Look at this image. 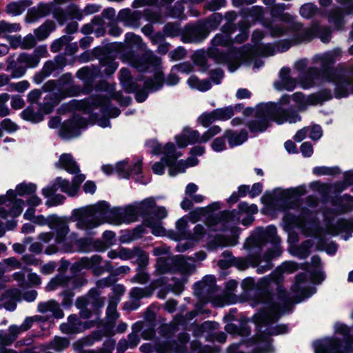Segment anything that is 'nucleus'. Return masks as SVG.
Listing matches in <instances>:
<instances>
[{"label":"nucleus","instance_id":"6ab92c4d","mask_svg":"<svg viewBox=\"0 0 353 353\" xmlns=\"http://www.w3.org/2000/svg\"><path fill=\"white\" fill-rule=\"evenodd\" d=\"M147 145L152 149V152L154 154H159L163 152L164 157L162 158L161 162L155 163L152 169L154 174L161 175L164 173V165H166L168 168V162L172 159V154H167L165 145L163 148L157 141L151 140L147 142Z\"/></svg>","mask_w":353,"mask_h":353},{"label":"nucleus","instance_id":"5701e85b","mask_svg":"<svg viewBox=\"0 0 353 353\" xmlns=\"http://www.w3.org/2000/svg\"><path fill=\"white\" fill-rule=\"evenodd\" d=\"M56 166L70 174H77L79 172V168L70 154L61 155L58 162L56 163Z\"/></svg>","mask_w":353,"mask_h":353},{"label":"nucleus","instance_id":"58836bf2","mask_svg":"<svg viewBox=\"0 0 353 353\" xmlns=\"http://www.w3.org/2000/svg\"><path fill=\"white\" fill-rule=\"evenodd\" d=\"M55 68V64L52 61H47L44 64L41 73L35 76L34 79L36 82L39 83L43 80V79L50 76Z\"/></svg>","mask_w":353,"mask_h":353},{"label":"nucleus","instance_id":"e433bc0d","mask_svg":"<svg viewBox=\"0 0 353 353\" xmlns=\"http://www.w3.org/2000/svg\"><path fill=\"white\" fill-rule=\"evenodd\" d=\"M21 117L26 121L32 122V123H38L43 120V115L38 112H35L32 107L29 106L26 108L21 112Z\"/></svg>","mask_w":353,"mask_h":353},{"label":"nucleus","instance_id":"a18cd8bd","mask_svg":"<svg viewBox=\"0 0 353 353\" xmlns=\"http://www.w3.org/2000/svg\"><path fill=\"white\" fill-rule=\"evenodd\" d=\"M137 257L136 263L140 269L145 267L148 264V255L138 248H134V257Z\"/></svg>","mask_w":353,"mask_h":353},{"label":"nucleus","instance_id":"49530a36","mask_svg":"<svg viewBox=\"0 0 353 353\" xmlns=\"http://www.w3.org/2000/svg\"><path fill=\"white\" fill-rule=\"evenodd\" d=\"M69 345V341L59 336L54 337V340L50 342V347L56 351H61L67 347Z\"/></svg>","mask_w":353,"mask_h":353},{"label":"nucleus","instance_id":"72a5a7b5","mask_svg":"<svg viewBox=\"0 0 353 353\" xmlns=\"http://www.w3.org/2000/svg\"><path fill=\"white\" fill-rule=\"evenodd\" d=\"M188 85L192 89L204 92L210 89L211 83L207 80H199L196 76H191L188 80Z\"/></svg>","mask_w":353,"mask_h":353},{"label":"nucleus","instance_id":"7c9ffc66","mask_svg":"<svg viewBox=\"0 0 353 353\" xmlns=\"http://www.w3.org/2000/svg\"><path fill=\"white\" fill-rule=\"evenodd\" d=\"M291 26L290 21H275L268 26L271 34L273 37H280L283 35Z\"/></svg>","mask_w":353,"mask_h":353},{"label":"nucleus","instance_id":"c03bdc74","mask_svg":"<svg viewBox=\"0 0 353 353\" xmlns=\"http://www.w3.org/2000/svg\"><path fill=\"white\" fill-rule=\"evenodd\" d=\"M215 121L216 119L214 110L210 112H204L197 119V122L205 128L208 127Z\"/></svg>","mask_w":353,"mask_h":353},{"label":"nucleus","instance_id":"39448f33","mask_svg":"<svg viewBox=\"0 0 353 353\" xmlns=\"http://www.w3.org/2000/svg\"><path fill=\"white\" fill-rule=\"evenodd\" d=\"M194 259L185 258L184 256H176L172 259L159 257L157 259L156 272L161 274L169 272H178L181 275V281L175 285L172 290L179 294L183 290V284L186 278L195 270Z\"/></svg>","mask_w":353,"mask_h":353},{"label":"nucleus","instance_id":"c9c22d12","mask_svg":"<svg viewBox=\"0 0 353 353\" xmlns=\"http://www.w3.org/2000/svg\"><path fill=\"white\" fill-rule=\"evenodd\" d=\"M71 280L63 276H57L53 278L47 285L46 290L52 291L59 287L68 286Z\"/></svg>","mask_w":353,"mask_h":353},{"label":"nucleus","instance_id":"79ce46f5","mask_svg":"<svg viewBox=\"0 0 353 353\" xmlns=\"http://www.w3.org/2000/svg\"><path fill=\"white\" fill-rule=\"evenodd\" d=\"M163 83V77L161 75L158 74L153 79L147 80L145 82V88L152 92L157 91L162 87Z\"/></svg>","mask_w":353,"mask_h":353},{"label":"nucleus","instance_id":"c85d7f7f","mask_svg":"<svg viewBox=\"0 0 353 353\" xmlns=\"http://www.w3.org/2000/svg\"><path fill=\"white\" fill-rule=\"evenodd\" d=\"M306 274H301L298 275L296 278L295 283L292 287V290L296 293H300L301 295H303L305 298H308L310 296H312L314 293H315V288H312L308 294L305 293L306 290V285H305V281H306Z\"/></svg>","mask_w":353,"mask_h":353},{"label":"nucleus","instance_id":"c756f323","mask_svg":"<svg viewBox=\"0 0 353 353\" xmlns=\"http://www.w3.org/2000/svg\"><path fill=\"white\" fill-rule=\"evenodd\" d=\"M189 340V336L186 333L181 334L177 341L170 343L165 351L176 353H184L186 347V343Z\"/></svg>","mask_w":353,"mask_h":353},{"label":"nucleus","instance_id":"412c9836","mask_svg":"<svg viewBox=\"0 0 353 353\" xmlns=\"http://www.w3.org/2000/svg\"><path fill=\"white\" fill-rule=\"evenodd\" d=\"M37 187L33 183H21L19 184L16 190H10L7 192L6 196H0V204H3L6 202V197L9 199V203L12 201V199L15 197L16 194L19 196H24L34 193L36 191Z\"/></svg>","mask_w":353,"mask_h":353},{"label":"nucleus","instance_id":"1a4fd4ad","mask_svg":"<svg viewBox=\"0 0 353 353\" xmlns=\"http://www.w3.org/2000/svg\"><path fill=\"white\" fill-rule=\"evenodd\" d=\"M257 212L258 208L256 205H249L247 203L241 202L238 205V210L221 212L219 216L210 219L208 225L212 230H223L239 223L243 213L254 214Z\"/></svg>","mask_w":353,"mask_h":353},{"label":"nucleus","instance_id":"de8ad7c7","mask_svg":"<svg viewBox=\"0 0 353 353\" xmlns=\"http://www.w3.org/2000/svg\"><path fill=\"white\" fill-rule=\"evenodd\" d=\"M276 52L275 48L271 44H261L256 49V53L263 57L274 55Z\"/></svg>","mask_w":353,"mask_h":353},{"label":"nucleus","instance_id":"7ed1b4c3","mask_svg":"<svg viewBox=\"0 0 353 353\" xmlns=\"http://www.w3.org/2000/svg\"><path fill=\"white\" fill-rule=\"evenodd\" d=\"M340 51L335 50L317 54L313 58V63L323 70L320 77L319 69L316 67L310 68L307 72L299 77L301 87L304 89L312 87L315 82L321 83L332 82L334 85V93L337 98L345 97L349 94L348 88L351 86V92L353 93V85L351 81L345 76L344 71L338 69L327 70V68L331 65Z\"/></svg>","mask_w":353,"mask_h":353},{"label":"nucleus","instance_id":"bb28decb","mask_svg":"<svg viewBox=\"0 0 353 353\" xmlns=\"http://www.w3.org/2000/svg\"><path fill=\"white\" fill-rule=\"evenodd\" d=\"M224 137L228 139L230 148L240 145L248 139V134L245 130H241L239 132L227 130L224 133Z\"/></svg>","mask_w":353,"mask_h":353},{"label":"nucleus","instance_id":"4468645a","mask_svg":"<svg viewBox=\"0 0 353 353\" xmlns=\"http://www.w3.org/2000/svg\"><path fill=\"white\" fill-rule=\"evenodd\" d=\"M221 131V130L219 126L213 125L201 135L197 130L185 128H184V134L188 136V139L185 140L184 142H181L179 137H176L175 141L177 145L183 148H185L189 144L206 143L213 137L219 134Z\"/></svg>","mask_w":353,"mask_h":353},{"label":"nucleus","instance_id":"a211bd4d","mask_svg":"<svg viewBox=\"0 0 353 353\" xmlns=\"http://www.w3.org/2000/svg\"><path fill=\"white\" fill-rule=\"evenodd\" d=\"M58 190L67 194L70 196H73L77 193V186L73 185L68 180L58 177L54 180L51 186L43 188L42 193L44 196L48 197Z\"/></svg>","mask_w":353,"mask_h":353},{"label":"nucleus","instance_id":"09e8293b","mask_svg":"<svg viewBox=\"0 0 353 353\" xmlns=\"http://www.w3.org/2000/svg\"><path fill=\"white\" fill-rule=\"evenodd\" d=\"M128 170L129 165L126 161H120L114 166V170L122 178H128L130 176Z\"/></svg>","mask_w":353,"mask_h":353},{"label":"nucleus","instance_id":"8fccbe9b","mask_svg":"<svg viewBox=\"0 0 353 353\" xmlns=\"http://www.w3.org/2000/svg\"><path fill=\"white\" fill-rule=\"evenodd\" d=\"M305 193V188L303 186L290 188L282 191V195L285 198L300 196Z\"/></svg>","mask_w":353,"mask_h":353},{"label":"nucleus","instance_id":"4d7b16f0","mask_svg":"<svg viewBox=\"0 0 353 353\" xmlns=\"http://www.w3.org/2000/svg\"><path fill=\"white\" fill-rule=\"evenodd\" d=\"M226 137H221L216 138L211 144L212 149L216 152H221L226 149L225 139Z\"/></svg>","mask_w":353,"mask_h":353},{"label":"nucleus","instance_id":"f3484780","mask_svg":"<svg viewBox=\"0 0 353 353\" xmlns=\"http://www.w3.org/2000/svg\"><path fill=\"white\" fill-rule=\"evenodd\" d=\"M86 127V120L81 117L75 116L63 123L59 134L64 139H70L79 135L81 130Z\"/></svg>","mask_w":353,"mask_h":353},{"label":"nucleus","instance_id":"2f4dec72","mask_svg":"<svg viewBox=\"0 0 353 353\" xmlns=\"http://www.w3.org/2000/svg\"><path fill=\"white\" fill-rule=\"evenodd\" d=\"M176 232L179 239L189 240L191 236V231L189 230L188 219L182 217L176 223Z\"/></svg>","mask_w":353,"mask_h":353},{"label":"nucleus","instance_id":"9b49d317","mask_svg":"<svg viewBox=\"0 0 353 353\" xmlns=\"http://www.w3.org/2000/svg\"><path fill=\"white\" fill-rule=\"evenodd\" d=\"M66 245L71 248L70 251H65L63 249V244H50L48 245L44 250L47 255H52L57 253L59 250L64 252H88L91 250V240L87 239H77V234L72 233L69 236L66 235Z\"/></svg>","mask_w":353,"mask_h":353},{"label":"nucleus","instance_id":"ddd939ff","mask_svg":"<svg viewBox=\"0 0 353 353\" xmlns=\"http://www.w3.org/2000/svg\"><path fill=\"white\" fill-rule=\"evenodd\" d=\"M221 33L216 34L212 41V47L209 49L210 57L214 58L218 63L228 62V57L223 54H217L219 47H230L232 41L230 34L233 32L232 26L228 23L223 27Z\"/></svg>","mask_w":353,"mask_h":353},{"label":"nucleus","instance_id":"cd10ccee","mask_svg":"<svg viewBox=\"0 0 353 353\" xmlns=\"http://www.w3.org/2000/svg\"><path fill=\"white\" fill-rule=\"evenodd\" d=\"M31 3L30 0L13 1L6 6V12L12 16H18L24 12Z\"/></svg>","mask_w":353,"mask_h":353},{"label":"nucleus","instance_id":"a19ab883","mask_svg":"<svg viewBox=\"0 0 353 353\" xmlns=\"http://www.w3.org/2000/svg\"><path fill=\"white\" fill-rule=\"evenodd\" d=\"M21 30V26L17 23H8L6 21H0V36L3 34L12 33L19 32Z\"/></svg>","mask_w":353,"mask_h":353},{"label":"nucleus","instance_id":"37998d69","mask_svg":"<svg viewBox=\"0 0 353 353\" xmlns=\"http://www.w3.org/2000/svg\"><path fill=\"white\" fill-rule=\"evenodd\" d=\"M141 214H146L155 205V201L152 197H149L141 203H136Z\"/></svg>","mask_w":353,"mask_h":353},{"label":"nucleus","instance_id":"680f3d73","mask_svg":"<svg viewBox=\"0 0 353 353\" xmlns=\"http://www.w3.org/2000/svg\"><path fill=\"white\" fill-rule=\"evenodd\" d=\"M342 205L339 209V212H345L353 208V197L349 195H344L341 199Z\"/></svg>","mask_w":353,"mask_h":353},{"label":"nucleus","instance_id":"20e7f679","mask_svg":"<svg viewBox=\"0 0 353 353\" xmlns=\"http://www.w3.org/2000/svg\"><path fill=\"white\" fill-rule=\"evenodd\" d=\"M271 120L278 124L294 123L301 121V117L294 112L283 110L274 103L262 104L257 108L256 119L249 123L248 128L252 132H261L267 129Z\"/></svg>","mask_w":353,"mask_h":353},{"label":"nucleus","instance_id":"f704fd0d","mask_svg":"<svg viewBox=\"0 0 353 353\" xmlns=\"http://www.w3.org/2000/svg\"><path fill=\"white\" fill-rule=\"evenodd\" d=\"M53 21H48L34 30V34L38 40L46 39L50 33L54 29Z\"/></svg>","mask_w":353,"mask_h":353},{"label":"nucleus","instance_id":"774afa93","mask_svg":"<svg viewBox=\"0 0 353 353\" xmlns=\"http://www.w3.org/2000/svg\"><path fill=\"white\" fill-rule=\"evenodd\" d=\"M186 54V51L184 48L179 47L169 53V57L172 61H178L183 59Z\"/></svg>","mask_w":353,"mask_h":353},{"label":"nucleus","instance_id":"f03ea898","mask_svg":"<svg viewBox=\"0 0 353 353\" xmlns=\"http://www.w3.org/2000/svg\"><path fill=\"white\" fill-rule=\"evenodd\" d=\"M139 214H141L137 204L125 208H110L107 202L102 201L74 210L72 218L78 229L89 234L91 230L105 223L120 225L134 222Z\"/></svg>","mask_w":353,"mask_h":353},{"label":"nucleus","instance_id":"aec40b11","mask_svg":"<svg viewBox=\"0 0 353 353\" xmlns=\"http://www.w3.org/2000/svg\"><path fill=\"white\" fill-rule=\"evenodd\" d=\"M90 327H92L90 322L83 323L77 315L72 314L68 316L67 323L60 325V329L63 333L72 334L83 332Z\"/></svg>","mask_w":353,"mask_h":353},{"label":"nucleus","instance_id":"ea45409f","mask_svg":"<svg viewBox=\"0 0 353 353\" xmlns=\"http://www.w3.org/2000/svg\"><path fill=\"white\" fill-rule=\"evenodd\" d=\"M216 119L219 121H225L230 119L234 115L232 107L228 106L223 108H217L214 110Z\"/></svg>","mask_w":353,"mask_h":353},{"label":"nucleus","instance_id":"864d4df0","mask_svg":"<svg viewBox=\"0 0 353 353\" xmlns=\"http://www.w3.org/2000/svg\"><path fill=\"white\" fill-rule=\"evenodd\" d=\"M77 76L79 79L88 81L94 77V72L91 68H83L77 71Z\"/></svg>","mask_w":353,"mask_h":353},{"label":"nucleus","instance_id":"69168bd1","mask_svg":"<svg viewBox=\"0 0 353 353\" xmlns=\"http://www.w3.org/2000/svg\"><path fill=\"white\" fill-rule=\"evenodd\" d=\"M119 258L121 260L126 261L132 259L134 257V248L130 250L125 248H119Z\"/></svg>","mask_w":353,"mask_h":353},{"label":"nucleus","instance_id":"052dcab7","mask_svg":"<svg viewBox=\"0 0 353 353\" xmlns=\"http://www.w3.org/2000/svg\"><path fill=\"white\" fill-rule=\"evenodd\" d=\"M135 13L131 12L129 9H123L119 13V19L123 21L126 26H130V20L134 18Z\"/></svg>","mask_w":353,"mask_h":353},{"label":"nucleus","instance_id":"6e6552de","mask_svg":"<svg viewBox=\"0 0 353 353\" xmlns=\"http://www.w3.org/2000/svg\"><path fill=\"white\" fill-rule=\"evenodd\" d=\"M336 334L343 336L342 339L338 338H327L314 343L315 353H351L347 347L352 345L350 330L342 323H336L334 326Z\"/></svg>","mask_w":353,"mask_h":353},{"label":"nucleus","instance_id":"6e6d98bb","mask_svg":"<svg viewBox=\"0 0 353 353\" xmlns=\"http://www.w3.org/2000/svg\"><path fill=\"white\" fill-rule=\"evenodd\" d=\"M204 236V228L201 225H196L194 228V232H191V236L189 238V240L196 243L201 240Z\"/></svg>","mask_w":353,"mask_h":353},{"label":"nucleus","instance_id":"393cba45","mask_svg":"<svg viewBox=\"0 0 353 353\" xmlns=\"http://www.w3.org/2000/svg\"><path fill=\"white\" fill-rule=\"evenodd\" d=\"M330 92L328 93L327 97L324 98H321L316 95H311L308 97H305L302 93L296 92L292 95V99L299 104V108H303L305 105L316 104L321 100L330 99Z\"/></svg>","mask_w":353,"mask_h":353},{"label":"nucleus","instance_id":"603ef678","mask_svg":"<svg viewBox=\"0 0 353 353\" xmlns=\"http://www.w3.org/2000/svg\"><path fill=\"white\" fill-rule=\"evenodd\" d=\"M221 21V17L218 14H214L212 17L205 22V27L209 30L212 31L217 28Z\"/></svg>","mask_w":353,"mask_h":353},{"label":"nucleus","instance_id":"f8f14e48","mask_svg":"<svg viewBox=\"0 0 353 353\" xmlns=\"http://www.w3.org/2000/svg\"><path fill=\"white\" fill-rule=\"evenodd\" d=\"M165 150L168 155L172 154V159L168 162L169 175L171 176H174L179 173H183L185 172L187 168L195 166L199 163L198 159L193 155L186 161H176L177 158L181 156V153L176 150L174 144L172 143L165 145Z\"/></svg>","mask_w":353,"mask_h":353},{"label":"nucleus","instance_id":"0eeeda50","mask_svg":"<svg viewBox=\"0 0 353 353\" xmlns=\"http://www.w3.org/2000/svg\"><path fill=\"white\" fill-rule=\"evenodd\" d=\"M298 206L296 203H289L287 210H285L283 221L285 223V227L295 226L301 229L302 232L306 236L321 237L323 235H337L341 232L344 231L346 228L345 223L343 220L338 221L336 224L327 225L325 230L320 229L315 223H309V228L311 231L307 230L306 225H303L300 218L290 213V210H295Z\"/></svg>","mask_w":353,"mask_h":353},{"label":"nucleus","instance_id":"5fc2aeb1","mask_svg":"<svg viewBox=\"0 0 353 353\" xmlns=\"http://www.w3.org/2000/svg\"><path fill=\"white\" fill-rule=\"evenodd\" d=\"M150 294L151 291L148 288H134L130 292L131 296L135 299L149 296Z\"/></svg>","mask_w":353,"mask_h":353},{"label":"nucleus","instance_id":"9d476101","mask_svg":"<svg viewBox=\"0 0 353 353\" xmlns=\"http://www.w3.org/2000/svg\"><path fill=\"white\" fill-rule=\"evenodd\" d=\"M34 223L39 225H47L51 230H55V243L63 244L65 251L71 250V248L66 244V235L69 234L70 229L66 221L55 215L44 217L42 215L35 216L32 221Z\"/></svg>","mask_w":353,"mask_h":353},{"label":"nucleus","instance_id":"423d86ee","mask_svg":"<svg viewBox=\"0 0 353 353\" xmlns=\"http://www.w3.org/2000/svg\"><path fill=\"white\" fill-rule=\"evenodd\" d=\"M279 301L275 303L272 301V299L268 294H263L258 298V301L252 303V306L257 305L259 303L264 304V310L255 314L254 316V322L257 325L265 324L266 323L277 320L280 316L285 313V310L281 309L280 305L288 307L292 303V299L282 289L281 287L278 288Z\"/></svg>","mask_w":353,"mask_h":353},{"label":"nucleus","instance_id":"e2e57ef3","mask_svg":"<svg viewBox=\"0 0 353 353\" xmlns=\"http://www.w3.org/2000/svg\"><path fill=\"white\" fill-rule=\"evenodd\" d=\"M1 127L3 130L12 133L18 130L17 125L10 119H5L1 123Z\"/></svg>","mask_w":353,"mask_h":353},{"label":"nucleus","instance_id":"bf43d9fd","mask_svg":"<svg viewBox=\"0 0 353 353\" xmlns=\"http://www.w3.org/2000/svg\"><path fill=\"white\" fill-rule=\"evenodd\" d=\"M329 21L330 23H333L334 26L337 29H341L342 25L344 23L342 13L338 10H336L332 13Z\"/></svg>","mask_w":353,"mask_h":353},{"label":"nucleus","instance_id":"3c124183","mask_svg":"<svg viewBox=\"0 0 353 353\" xmlns=\"http://www.w3.org/2000/svg\"><path fill=\"white\" fill-rule=\"evenodd\" d=\"M10 99V95L7 93L0 94V116L6 117L10 114V110L7 105V102Z\"/></svg>","mask_w":353,"mask_h":353},{"label":"nucleus","instance_id":"473e14b6","mask_svg":"<svg viewBox=\"0 0 353 353\" xmlns=\"http://www.w3.org/2000/svg\"><path fill=\"white\" fill-rule=\"evenodd\" d=\"M145 225L150 228L152 233L155 236H162L165 235V230L162 226L161 221L156 220L154 217H150L145 221Z\"/></svg>","mask_w":353,"mask_h":353},{"label":"nucleus","instance_id":"dca6fc26","mask_svg":"<svg viewBox=\"0 0 353 353\" xmlns=\"http://www.w3.org/2000/svg\"><path fill=\"white\" fill-rule=\"evenodd\" d=\"M104 299L101 298L97 290H91L87 296L80 297L77 299L76 305L81 309L80 316L83 319L90 316L91 312L84 307L91 306L94 309H98L103 306Z\"/></svg>","mask_w":353,"mask_h":353},{"label":"nucleus","instance_id":"f257e3e1","mask_svg":"<svg viewBox=\"0 0 353 353\" xmlns=\"http://www.w3.org/2000/svg\"><path fill=\"white\" fill-rule=\"evenodd\" d=\"M279 242L275 226L270 225L266 229L257 228L244 244V248L249 253L248 256L246 259H235L234 266L243 270L248 268L250 263L258 267L257 272L259 274L264 273L272 267L270 259L281 253L278 245Z\"/></svg>","mask_w":353,"mask_h":353},{"label":"nucleus","instance_id":"4c0bfd02","mask_svg":"<svg viewBox=\"0 0 353 353\" xmlns=\"http://www.w3.org/2000/svg\"><path fill=\"white\" fill-rule=\"evenodd\" d=\"M296 270H297V265L296 263L292 261H288L283 263L279 270H277L276 272H274L275 276H277L276 279L274 278L273 275L272 279L274 281L277 282V281L279 279L280 274L281 272L283 273H291L294 272Z\"/></svg>","mask_w":353,"mask_h":353},{"label":"nucleus","instance_id":"13d9d810","mask_svg":"<svg viewBox=\"0 0 353 353\" xmlns=\"http://www.w3.org/2000/svg\"><path fill=\"white\" fill-rule=\"evenodd\" d=\"M338 172V169L336 168H328V167H315L313 168V173L316 175H332Z\"/></svg>","mask_w":353,"mask_h":353},{"label":"nucleus","instance_id":"338daca9","mask_svg":"<svg viewBox=\"0 0 353 353\" xmlns=\"http://www.w3.org/2000/svg\"><path fill=\"white\" fill-rule=\"evenodd\" d=\"M315 11L314 6L312 4L307 3L302 6L300 8V14L304 18H310Z\"/></svg>","mask_w":353,"mask_h":353},{"label":"nucleus","instance_id":"4be33fe9","mask_svg":"<svg viewBox=\"0 0 353 353\" xmlns=\"http://www.w3.org/2000/svg\"><path fill=\"white\" fill-rule=\"evenodd\" d=\"M290 70L283 68L279 72V80L274 83V87L278 90H286L291 91L296 87V81L290 76Z\"/></svg>","mask_w":353,"mask_h":353},{"label":"nucleus","instance_id":"a878e982","mask_svg":"<svg viewBox=\"0 0 353 353\" xmlns=\"http://www.w3.org/2000/svg\"><path fill=\"white\" fill-rule=\"evenodd\" d=\"M21 293L18 289L7 290L0 301H3V307L9 311H13L17 307V301L21 300Z\"/></svg>","mask_w":353,"mask_h":353},{"label":"nucleus","instance_id":"2eb2a0df","mask_svg":"<svg viewBox=\"0 0 353 353\" xmlns=\"http://www.w3.org/2000/svg\"><path fill=\"white\" fill-rule=\"evenodd\" d=\"M39 63V57L37 54H28L21 53L17 59V63L18 66L13 67L12 63H10L7 68V70H12L11 77L12 79L20 78L23 77L27 68H35Z\"/></svg>","mask_w":353,"mask_h":353},{"label":"nucleus","instance_id":"b1692460","mask_svg":"<svg viewBox=\"0 0 353 353\" xmlns=\"http://www.w3.org/2000/svg\"><path fill=\"white\" fill-rule=\"evenodd\" d=\"M37 308L39 312H50L52 316L57 319H61L64 315L63 311L59 307V303L54 300L39 303L38 304Z\"/></svg>","mask_w":353,"mask_h":353},{"label":"nucleus","instance_id":"0e129e2a","mask_svg":"<svg viewBox=\"0 0 353 353\" xmlns=\"http://www.w3.org/2000/svg\"><path fill=\"white\" fill-rule=\"evenodd\" d=\"M309 128V137L312 140L319 139L323 134L321 127L319 125H314Z\"/></svg>","mask_w":353,"mask_h":353}]
</instances>
